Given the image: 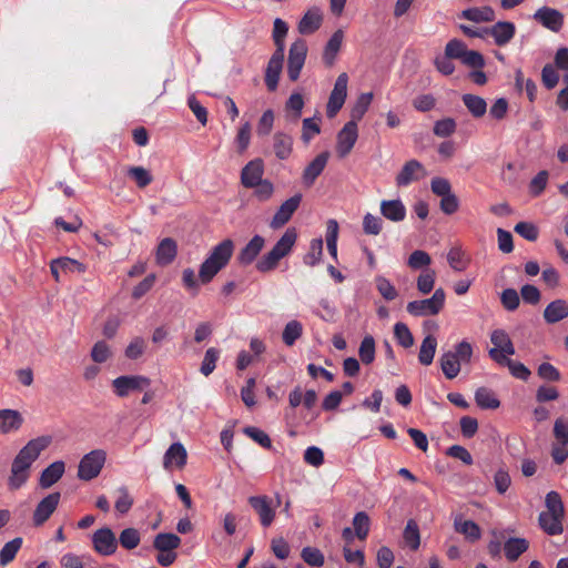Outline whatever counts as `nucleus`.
<instances>
[{"label":"nucleus","mask_w":568,"mask_h":568,"mask_svg":"<svg viewBox=\"0 0 568 568\" xmlns=\"http://www.w3.org/2000/svg\"><path fill=\"white\" fill-rule=\"evenodd\" d=\"M50 436H40L29 440L17 454L11 464L8 487L10 490L20 489L30 477L32 464L40 454L51 444Z\"/></svg>","instance_id":"f257e3e1"},{"label":"nucleus","mask_w":568,"mask_h":568,"mask_svg":"<svg viewBox=\"0 0 568 568\" xmlns=\"http://www.w3.org/2000/svg\"><path fill=\"white\" fill-rule=\"evenodd\" d=\"M234 247V242L231 239H225L212 248L200 265L199 278L202 284L210 283L230 263Z\"/></svg>","instance_id":"f03ea898"},{"label":"nucleus","mask_w":568,"mask_h":568,"mask_svg":"<svg viewBox=\"0 0 568 568\" xmlns=\"http://www.w3.org/2000/svg\"><path fill=\"white\" fill-rule=\"evenodd\" d=\"M297 240V231L295 227H288L280 240L274 244L272 250L264 254L255 264V268L260 273H268L274 271L280 261L287 256Z\"/></svg>","instance_id":"7ed1b4c3"},{"label":"nucleus","mask_w":568,"mask_h":568,"mask_svg":"<svg viewBox=\"0 0 568 568\" xmlns=\"http://www.w3.org/2000/svg\"><path fill=\"white\" fill-rule=\"evenodd\" d=\"M473 356V347L467 341H462L455 346V351L442 354L440 368L447 379H454L460 372L462 363H469Z\"/></svg>","instance_id":"20e7f679"},{"label":"nucleus","mask_w":568,"mask_h":568,"mask_svg":"<svg viewBox=\"0 0 568 568\" xmlns=\"http://www.w3.org/2000/svg\"><path fill=\"white\" fill-rule=\"evenodd\" d=\"M445 291L439 287L429 298L409 302L406 310L410 315L418 317L437 315L445 305Z\"/></svg>","instance_id":"39448f33"},{"label":"nucleus","mask_w":568,"mask_h":568,"mask_svg":"<svg viewBox=\"0 0 568 568\" xmlns=\"http://www.w3.org/2000/svg\"><path fill=\"white\" fill-rule=\"evenodd\" d=\"M106 459V454L103 449H94L85 454L78 467V477L82 480L89 481L99 476Z\"/></svg>","instance_id":"423d86ee"},{"label":"nucleus","mask_w":568,"mask_h":568,"mask_svg":"<svg viewBox=\"0 0 568 568\" xmlns=\"http://www.w3.org/2000/svg\"><path fill=\"white\" fill-rule=\"evenodd\" d=\"M307 44L304 39H296L290 47L287 59V77L292 82L298 80L307 55Z\"/></svg>","instance_id":"0eeeda50"},{"label":"nucleus","mask_w":568,"mask_h":568,"mask_svg":"<svg viewBox=\"0 0 568 568\" xmlns=\"http://www.w3.org/2000/svg\"><path fill=\"white\" fill-rule=\"evenodd\" d=\"M347 84L348 75L343 72L337 77L328 98L326 105V115L328 119L335 118L339 110L343 108L347 97Z\"/></svg>","instance_id":"6e6552de"},{"label":"nucleus","mask_w":568,"mask_h":568,"mask_svg":"<svg viewBox=\"0 0 568 568\" xmlns=\"http://www.w3.org/2000/svg\"><path fill=\"white\" fill-rule=\"evenodd\" d=\"M150 385V378L142 375H122L112 381L113 390L119 397H126L131 392L143 390Z\"/></svg>","instance_id":"1a4fd4ad"},{"label":"nucleus","mask_w":568,"mask_h":568,"mask_svg":"<svg viewBox=\"0 0 568 568\" xmlns=\"http://www.w3.org/2000/svg\"><path fill=\"white\" fill-rule=\"evenodd\" d=\"M358 138L357 124L348 121L344 124L336 138V152L339 158L347 156L353 150Z\"/></svg>","instance_id":"9d476101"},{"label":"nucleus","mask_w":568,"mask_h":568,"mask_svg":"<svg viewBox=\"0 0 568 568\" xmlns=\"http://www.w3.org/2000/svg\"><path fill=\"white\" fill-rule=\"evenodd\" d=\"M94 550L102 556H111L118 549V539L109 527H103L92 535Z\"/></svg>","instance_id":"9b49d317"},{"label":"nucleus","mask_w":568,"mask_h":568,"mask_svg":"<svg viewBox=\"0 0 568 568\" xmlns=\"http://www.w3.org/2000/svg\"><path fill=\"white\" fill-rule=\"evenodd\" d=\"M250 506L258 515L260 523L263 527H270L275 519V508L272 500L266 495L251 496L247 499Z\"/></svg>","instance_id":"f8f14e48"},{"label":"nucleus","mask_w":568,"mask_h":568,"mask_svg":"<svg viewBox=\"0 0 568 568\" xmlns=\"http://www.w3.org/2000/svg\"><path fill=\"white\" fill-rule=\"evenodd\" d=\"M60 498V493L55 491L40 500L32 515V521L36 527L42 526L51 517L59 506Z\"/></svg>","instance_id":"ddd939ff"},{"label":"nucleus","mask_w":568,"mask_h":568,"mask_svg":"<svg viewBox=\"0 0 568 568\" xmlns=\"http://www.w3.org/2000/svg\"><path fill=\"white\" fill-rule=\"evenodd\" d=\"M302 202V194L297 193L286 201H284L278 210L275 212L273 219L270 222V226L273 230H277L284 226L293 216L295 211L298 209Z\"/></svg>","instance_id":"4468645a"},{"label":"nucleus","mask_w":568,"mask_h":568,"mask_svg":"<svg viewBox=\"0 0 568 568\" xmlns=\"http://www.w3.org/2000/svg\"><path fill=\"white\" fill-rule=\"evenodd\" d=\"M284 62V52L280 49H275L271 59L268 60L265 70V85L270 92H274L277 89L278 80L282 73Z\"/></svg>","instance_id":"2eb2a0df"},{"label":"nucleus","mask_w":568,"mask_h":568,"mask_svg":"<svg viewBox=\"0 0 568 568\" xmlns=\"http://www.w3.org/2000/svg\"><path fill=\"white\" fill-rule=\"evenodd\" d=\"M532 18L546 29L552 32H559L564 26V14L554 8L541 7L532 16Z\"/></svg>","instance_id":"dca6fc26"},{"label":"nucleus","mask_w":568,"mask_h":568,"mask_svg":"<svg viewBox=\"0 0 568 568\" xmlns=\"http://www.w3.org/2000/svg\"><path fill=\"white\" fill-rule=\"evenodd\" d=\"M264 162L262 159L251 160L241 171V183L244 187L251 189L263 181Z\"/></svg>","instance_id":"f3484780"},{"label":"nucleus","mask_w":568,"mask_h":568,"mask_svg":"<svg viewBox=\"0 0 568 568\" xmlns=\"http://www.w3.org/2000/svg\"><path fill=\"white\" fill-rule=\"evenodd\" d=\"M265 245V239L258 234L254 235L248 243L241 248L236 256V261L242 266L252 264L260 255Z\"/></svg>","instance_id":"a211bd4d"},{"label":"nucleus","mask_w":568,"mask_h":568,"mask_svg":"<svg viewBox=\"0 0 568 568\" xmlns=\"http://www.w3.org/2000/svg\"><path fill=\"white\" fill-rule=\"evenodd\" d=\"M489 357L500 366H507L511 373V375L521 381H527L530 376V371L519 362H514L508 357H505L504 354H499L496 349H489Z\"/></svg>","instance_id":"6ab92c4d"},{"label":"nucleus","mask_w":568,"mask_h":568,"mask_svg":"<svg viewBox=\"0 0 568 568\" xmlns=\"http://www.w3.org/2000/svg\"><path fill=\"white\" fill-rule=\"evenodd\" d=\"M328 152H322L307 164L303 172V182L306 186H312L322 174L328 162Z\"/></svg>","instance_id":"aec40b11"},{"label":"nucleus","mask_w":568,"mask_h":568,"mask_svg":"<svg viewBox=\"0 0 568 568\" xmlns=\"http://www.w3.org/2000/svg\"><path fill=\"white\" fill-rule=\"evenodd\" d=\"M490 37L498 47H504L511 41L516 33V27L510 21H498L489 27Z\"/></svg>","instance_id":"412c9836"},{"label":"nucleus","mask_w":568,"mask_h":568,"mask_svg":"<svg viewBox=\"0 0 568 568\" xmlns=\"http://www.w3.org/2000/svg\"><path fill=\"white\" fill-rule=\"evenodd\" d=\"M323 16L320 8L313 7L302 17L297 30L301 34H312L321 28Z\"/></svg>","instance_id":"4be33fe9"},{"label":"nucleus","mask_w":568,"mask_h":568,"mask_svg":"<svg viewBox=\"0 0 568 568\" xmlns=\"http://www.w3.org/2000/svg\"><path fill=\"white\" fill-rule=\"evenodd\" d=\"M418 173L424 175V166L417 160L407 161L402 168L400 172L396 176V184L398 186H406L410 184L413 181L419 180Z\"/></svg>","instance_id":"5701e85b"},{"label":"nucleus","mask_w":568,"mask_h":568,"mask_svg":"<svg viewBox=\"0 0 568 568\" xmlns=\"http://www.w3.org/2000/svg\"><path fill=\"white\" fill-rule=\"evenodd\" d=\"M178 254V245L176 242L171 237L163 239L155 252L156 263L161 266H166L171 264Z\"/></svg>","instance_id":"b1692460"},{"label":"nucleus","mask_w":568,"mask_h":568,"mask_svg":"<svg viewBox=\"0 0 568 568\" xmlns=\"http://www.w3.org/2000/svg\"><path fill=\"white\" fill-rule=\"evenodd\" d=\"M186 459L185 447L181 443H173L164 454L163 466L169 469L174 464L178 468H182L185 466Z\"/></svg>","instance_id":"393cba45"},{"label":"nucleus","mask_w":568,"mask_h":568,"mask_svg":"<svg viewBox=\"0 0 568 568\" xmlns=\"http://www.w3.org/2000/svg\"><path fill=\"white\" fill-rule=\"evenodd\" d=\"M490 342L494 345L491 349L504 354L505 357L511 356L516 352L513 341L505 329H494L490 334Z\"/></svg>","instance_id":"a878e982"},{"label":"nucleus","mask_w":568,"mask_h":568,"mask_svg":"<svg viewBox=\"0 0 568 568\" xmlns=\"http://www.w3.org/2000/svg\"><path fill=\"white\" fill-rule=\"evenodd\" d=\"M568 317V303L558 298L550 302L544 310V320L548 324H555Z\"/></svg>","instance_id":"bb28decb"},{"label":"nucleus","mask_w":568,"mask_h":568,"mask_svg":"<svg viewBox=\"0 0 568 568\" xmlns=\"http://www.w3.org/2000/svg\"><path fill=\"white\" fill-rule=\"evenodd\" d=\"M65 465L62 460L50 464L41 473L39 485L41 488H49L54 485L64 474Z\"/></svg>","instance_id":"cd10ccee"},{"label":"nucleus","mask_w":568,"mask_h":568,"mask_svg":"<svg viewBox=\"0 0 568 568\" xmlns=\"http://www.w3.org/2000/svg\"><path fill=\"white\" fill-rule=\"evenodd\" d=\"M23 424L22 415L14 409H1L0 410V433L9 434L17 432Z\"/></svg>","instance_id":"c85d7f7f"},{"label":"nucleus","mask_w":568,"mask_h":568,"mask_svg":"<svg viewBox=\"0 0 568 568\" xmlns=\"http://www.w3.org/2000/svg\"><path fill=\"white\" fill-rule=\"evenodd\" d=\"M381 213L392 222H400L406 216V209L400 200H383L381 202Z\"/></svg>","instance_id":"c756f323"},{"label":"nucleus","mask_w":568,"mask_h":568,"mask_svg":"<svg viewBox=\"0 0 568 568\" xmlns=\"http://www.w3.org/2000/svg\"><path fill=\"white\" fill-rule=\"evenodd\" d=\"M454 528L458 534L464 535L465 538L471 542L479 540L481 537L479 526L470 519H463L462 515L455 517Z\"/></svg>","instance_id":"7c9ffc66"},{"label":"nucleus","mask_w":568,"mask_h":568,"mask_svg":"<svg viewBox=\"0 0 568 568\" xmlns=\"http://www.w3.org/2000/svg\"><path fill=\"white\" fill-rule=\"evenodd\" d=\"M273 150L277 159H288L293 150V138L287 133L276 132L273 135Z\"/></svg>","instance_id":"2f4dec72"},{"label":"nucleus","mask_w":568,"mask_h":568,"mask_svg":"<svg viewBox=\"0 0 568 568\" xmlns=\"http://www.w3.org/2000/svg\"><path fill=\"white\" fill-rule=\"evenodd\" d=\"M304 104V98L301 93H292L287 101L285 102L284 106L286 120L288 122L296 123L302 115Z\"/></svg>","instance_id":"473e14b6"},{"label":"nucleus","mask_w":568,"mask_h":568,"mask_svg":"<svg viewBox=\"0 0 568 568\" xmlns=\"http://www.w3.org/2000/svg\"><path fill=\"white\" fill-rule=\"evenodd\" d=\"M343 39V31L336 30L327 41L323 52V61L327 67H332L334 64L336 55L341 50Z\"/></svg>","instance_id":"72a5a7b5"},{"label":"nucleus","mask_w":568,"mask_h":568,"mask_svg":"<svg viewBox=\"0 0 568 568\" xmlns=\"http://www.w3.org/2000/svg\"><path fill=\"white\" fill-rule=\"evenodd\" d=\"M462 101L475 119L483 118L487 112V102L479 95L465 93L462 95Z\"/></svg>","instance_id":"f704fd0d"},{"label":"nucleus","mask_w":568,"mask_h":568,"mask_svg":"<svg viewBox=\"0 0 568 568\" xmlns=\"http://www.w3.org/2000/svg\"><path fill=\"white\" fill-rule=\"evenodd\" d=\"M181 545V538L172 532H160L153 539V548L159 552L175 551Z\"/></svg>","instance_id":"c9c22d12"},{"label":"nucleus","mask_w":568,"mask_h":568,"mask_svg":"<svg viewBox=\"0 0 568 568\" xmlns=\"http://www.w3.org/2000/svg\"><path fill=\"white\" fill-rule=\"evenodd\" d=\"M564 517L552 514H539L538 523L540 528L550 536L560 535L564 530Z\"/></svg>","instance_id":"e433bc0d"},{"label":"nucleus","mask_w":568,"mask_h":568,"mask_svg":"<svg viewBox=\"0 0 568 568\" xmlns=\"http://www.w3.org/2000/svg\"><path fill=\"white\" fill-rule=\"evenodd\" d=\"M528 547L529 542L525 538H509L504 545L505 556L509 561H516Z\"/></svg>","instance_id":"4c0bfd02"},{"label":"nucleus","mask_w":568,"mask_h":568,"mask_svg":"<svg viewBox=\"0 0 568 568\" xmlns=\"http://www.w3.org/2000/svg\"><path fill=\"white\" fill-rule=\"evenodd\" d=\"M437 348V339L434 335H427L419 347L418 361L422 365L428 366L433 363Z\"/></svg>","instance_id":"58836bf2"},{"label":"nucleus","mask_w":568,"mask_h":568,"mask_svg":"<svg viewBox=\"0 0 568 568\" xmlns=\"http://www.w3.org/2000/svg\"><path fill=\"white\" fill-rule=\"evenodd\" d=\"M462 17L476 22H491L495 20V11L491 7L468 8L462 12Z\"/></svg>","instance_id":"ea45409f"},{"label":"nucleus","mask_w":568,"mask_h":568,"mask_svg":"<svg viewBox=\"0 0 568 568\" xmlns=\"http://www.w3.org/2000/svg\"><path fill=\"white\" fill-rule=\"evenodd\" d=\"M476 404L483 409H496L500 406L495 393L487 387H479L475 393Z\"/></svg>","instance_id":"a19ab883"},{"label":"nucleus","mask_w":568,"mask_h":568,"mask_svg":"<svg viewBox=\"0 0 568 568\" xmlns=\"http://www.w3.org/2000/svg\"><path fill=\"white\" fill-rule=\"evenodd\" d=\"M320 122L321 116L317 115L303 119L301 140L305 145H307L314 136L321 133Z\"/></svg>","instance_id":"79ce46f5"},{"label":"nucleus","mask_w":568,"mask_h":568,"mask_svg":"<svg viewBox=\"0 0 568 568\" xmlns=\"http://www.w3.org/2000/svg\"><path fill=\"white\" fill-rule=\"evenodd\" d=\"M403 538L410 550H417L420 546V532L417 523L409 519L404 528Z\"/></svg>","instance_id":"37998d69"},{"label":"nucleus","mask_w":568,"mask_h":568,"mask_svg":"<svg viewBox=\"0 0 568 568\" xmlns=\"http://www.w3.org/2000/svg\"><path fill=\"white\" fill-rule=\"evenodd\" d=\"M372 101H373L372 92L362 93L357 98L354 106L351 110V120L349 121H354L357 124V122L361 121L363 119V116L365 115V113L367 112Z\"/></svg>","instance_id":"c03bdc74"},{"label":"nucleus","mask_w":568,"mask_h":568,"mask_svg":"<svg viewBox=\"0 0 568 568\" xmlns=\"http://www.w3.org/2000/svg\"><path fill=\"white\" fill-rule=\"evenodd\" d=\"M22 538L16 537L12 540L4 544L2 549L0 550V565L7 566L10 564L17 556L18 551L22 546Z\"/></svg>","instance_id":"a18cd8bd"},{"label":"nucleus","mask_w":568,"mask_h":568,"mask_svg":"<svg viewBox=\"0 0 568 568\" xmlns=\"http://www.w3.org/2000/svg\"><path fill=\"white\" fill-rule=\"evenodd\" d=\"M359 359L363 364L369 365L375 359V339L372 335H366L358 348Z\"/></svg>","instance_id":"49530a36"},{"label":"nucleus","mask_w":568,"mask_h":568,"mask_svg":"<svg viewBox=\"0 0 568 568\" xmlns=\"http://www.w3.org/2000/svg\"><path fill=\"white\" fill-rule=\"evenodd\" d=\"M141 541V534L136 528H125L120 532L119 540L120 545L126 549L132 550L139 546Z\"/></svg>","instance_id":"de8ad7c7"},{"label":"nucleus","mask_w":568,"mask_h":568,"mask_svg":"<svg viewBox=\"0 0 568 568\" xmlns=\"http://www.w3.org/2000/svg\"><path fill=\"white\" fill-rule=\"evenodd\" d=\"M545 504L547 507V511H541L540 514H552L561 517L565 516V507L561 497L557 491H549L546 495Z\"/></svg>","instance_id":"09e8293b"},{"label":"nucleus","mask_w":568,"mask_h":568,"mask_svg":"<svg viewBox=\"0 0 568 568\" xmlns=\"http://www.w3.org/2000/svg\"><path fill=\"white\" fill-rule=\"evenodd\" d=\"M126 174L134 180L135 184L140 189L146 187L153 181V176L150 171L143 166H131L128 169Z\"/></svg>","instance_id":"8fccbe9b"},{"label":"nucleus","mask_w":568,"mask_h":568,"mask_svg":"<svg viewBox=\"0 0 568 568\" xmlns=\"http://www.w3.org/2000/svg\"><path fill=\"white\" fill-rule=\"evenodd\" d=\"M323 255V240L313 239L310 243V250L304 255V263L308 266H315L322 260Z\"/></svg>","instance_id":"3c124183"},{"label":"nucleus","mask_w":568,"mask_h":568,"mask_svg":"<svg viewBox=\"0 0 568 568\" xmlns=\"http://www.w3.org/2000/svg\"><path fill=\"white\" fill-rule=\"evenodd\" d=\"M302 333H303L302 324L298 321L293 320V321L288 322L284 327V331L282 334L283 342L287 346H292L302 336Z\"/></svg>","instance_id":"603ef678"},{"label":"nucleus","mask_w":568,"mask_h":568,"mask_svg":"<svg viewBox=\"0 0 568 568\" xmlns=\"http://www.w3.org/2000/svg\"><path fill=\"white\" fill-rule=\"evenodd\" d=\"M447 262L449 266L457 272L465 271L469 263L460 247H452L449 250Z\"/></svg>","instance_id":"864d4df0"},{"label":"nucleus","mask_w":568,"mask_h":568,"mask_svg":"<svg viewBox=\"0 0 568 568\" xmlns=\"http://www.w3.org/2000/svg\"><path fill=\"white\" fill-rule=\"evenodd\" d=\"M219 358H220V351L217 348H215V347L207 348L204 354L203 361L201 363L200 372L204 376L211 375L216 367V363H217Z\"/></svg>","instance_id":"5fc2aeb1"},{"label":"nucleus","mask_w":568,"mask_h":568,"mask_svg":"<svg viewBox=\"0 0 568 568\" xmlns=\"http://www.w3.org/2000/svg\"><path fill=\"white\" fill-rule=\"evenodd\" d=\"M369 517L365 511H358L353 518L355 535L358 539L364 540L369 532Z\"/></svg>","instance_id":"6e6d98bb"},{"label":"nucleus","mask_w":568,"mask_h":568,"mask_svg":"<svg viewBox=\"0 0 568 568\" xmlns=\"http://www.w3.org/2000/svg\"><path fill=\"white\" fill-rule=\"evenodd\" d=\"M53 261L54 265L59 266L63 273H84L87 271L83 263L68 256L58 257Z\"/></svg>","instance_id":"4d7b16f0"},{"label":"nucleus","mask_w":568,"mask_h":568,"mask_svg":"<svg viewBox=\"0 0 568 568\" xmlns=\"http://www.w3.org/2000/svg\"><path fill=\"white\" fill-rule=\"evenodd\" d=\"M302 559L310 566L322 567L325 562L323 552L315 547H304L301 551Z\"/></svg>","instance_id":"13d9d810"},{"label":"nucleus","mask_w":568,"mask_h":568,"mask_svg":"<svg viewBox=\"0 0 568 568\" xmlns=\"http://www.w3.org/2000/svg\"><path fill=\"white\" fill-rule=\"evenodd\" d=\"M145 348H146L145 339L141 336H135L131 339V342L126 346V348L124 351V355L129 359L134 361V359L140 358L144 354Z\"/></svg>","instance_id":"bf43d9fd"},{"label":"nucleus","mask_w":568,"mask_h":568,"mask_svg":"<svg viewBox=\"0 0 568 568\" xmlns=\"http://www.w3.org/2000/svg\"><path fill=\"white\" fill-rule=\"evenodd\" d=\"M394 335L397 343L404 348H408L414 345L413 334L406 324L396 323L394 326Z\"/></svg>","instance_id":"052dcab7"},{"label":"nucleus","mask_w":568,"mask_h":568,"mask_svg":"<svg viewBox=\"0 0 568 568\" xmlns=\"http://www.w3.org/2000/svg\"><path fill=\"white\" fill-rule=\"evenodd\" d=\"M244 434L247 435L251 439L256 442L258 445H261L263 448L271 449L272 448V440L270 436L262 429L254 427V426H246L243 429Z\"/></svg>","instance_id":"680f3d73"},{"label":"nucleus","mask_w":568,"mask_h":568,"mask_svg":"<svg viewBox=\"0 0 568 568\" xmlns=\"http://www.w3.org/2000/svg\"><path fill=\"white\" fill-rule=\"evenodd\" d=\"M467 50V45L462 40L452 39L446 43L444 53L448 58L462 60Z\"/></svg>","instance_id":"e2e57ef3"},{"label":"nucleus","mask_w":568,"mask_h":568,"mask_svg":"<svg viewBox=\"0 0 568 568\" xmlns=\"http://www.w3.org/2000/svg\"><path fill=\"white\" fill-rule=\"evenodd\" d=\"M383 229L381 217L366 213L363 219V231L367 235H378Z\"/></svg>","instance_id":"0e129e2a"},{"label":"nucleus","mask_w":568,"mask_h":568,"mask_svg":"<svg viewBox=\"0 0 568 568\" xmlns=\"http://www.w3.org/2000/svg\"><path fill=\"white\" fill-rule=\"evenodd\" d=\"M434 134L440 138H447L456 131V122L452 118L438 120L434 124Z\"/></svg>","instance_id":"69168bd1"},{"label":"nucleus","mask_w":568,"mask_h":568,"mask_svg":"<svg viewBox=\"0 0 568 568\" xmlns=\"http://www.w3.org/2000/svg\"><path fill=\"white\" fill-rule=\"evenodd\" d=\"M252 189H254V197L260 202L268 201L274 193V185L268 180H263L258 182V184L254 185Z\"/></svg>","instance_id":"338daca9"},{"label":"nucleus","mask_w":568,"mask_h":568,"mask_svg":"<svg viewBox=\"0 0 568 568\" xmlns=\"http://www.w3.org/2000/svg\"><path fill=\"white\" fill-rule=\"evenodd\" d=\"M554 437L556 439V444L568 445V422L562 417H559L555 420L554 424Z\"/></svg>","instance_id":"774afa93"}]
</instances>
